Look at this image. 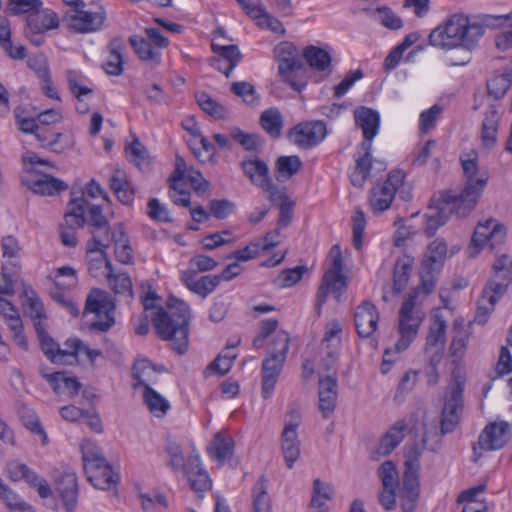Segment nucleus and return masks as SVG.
Segmentation results:
<instances>
[{
	"instance_id": "obj_28",
	"label": "nucleus",
	"mask_w": 512,
	"mask_h": 512,
	"mask_svg": "<svg viewBox=\"0 0 512 512\" xmlns=\"http://www.w3.org/2000/svg\"><path fill=\"white\" fill-rule=\"evenodd\" d=\"M353 114L356 126L362 130L363 141H370L372 143V140L379 131V113L372 108L360 106L354 110Z\"/></svg>"
},
{
	"instance_id": "obj_2",
	"label": "nucleus",
	"mask_w": 512,
	"mask_h": 512,
	"mask_svg": "<svg viewBox=\"0 0 512 512\" xmlns=\"http://www.w3.org/2000/svg\"><path fill=\"white\" fill-rule=\"evenodd\" d=\"M485 31L482 23L463 12H456L437 25L430 32L428 40L431 46L441 50H463L462 59L452 62V65L464 66L471 61V52L478 47Z\"/></svg>"
},
{
	"instance_id": "obj_16",
	"label": "nucleus",
	"mask_w": 512,
	"mask_h": 512,
	"mask_svg": "<svg viewBox=\"0 0 512 512\" xmlns=\"http://www.w3.org/2000/svg\"><path fill=\"white\" fill-rule=\"evenodd\" d=\"M327 135L323 121H307L294 126L288 134L289 140L302 149H310L319 145Z\"/></svg>"
},
{
	"instance_id": "obj_39",
	"label": "nucleus",
	"mask_w": 512,
	"mask_h": 512,
	"mask_svg": "<svg viewBox=\"0 0 512 512\" xmlns=\"http://www.w3.org/2000/svg\"><path fill=\"white\" fill-rule=\"evenodd\" d=\"M512 85V67H505L501 71H497L487 81L488 94L496 101L505 96Z\"/></svg>"
},
{
	"instance_id": "obj_27",
	"label": "nucleus",
	"mask_w": 512,
	"mask_h": 512,
	"mask_svg": "<svg viewBox=\"0 0 512 512\" xmlns=\"http://www.w3.org/2000/svg\"><path fill=\"white\" fill-rule=\"evenodd\" d=\"M319 410L325 419H328L336 408L338 398L337 378L328 375L319 379Z\"/></svg>"
},
{
	"instance_id": "obj_36",
	"label": "nucleus",
	"mask_w": 512,
	"mask_h": 512,
	"mask_svg": "<svg viewBox=\"0 0 512 512\" xmlns=\"http://www.w3.org/2000/svg\"><path fill=\"white\" fill-rule=\"evenodd\" d=\"M41 374L52 386L55 393L61 394L67 391L72 396L79 393L81 383L77 378L68 377L64 372L46 373L42 371Z\"/></svg>"
},
{
	"instance_id": "obj_63",
	"label": "nucleus",
	"mask_w": 512,
	"mask_h": 512,
	"mask_svg": "<svg viewBox=\"0 0 512 512\" xmlns=\"http://www.w3.org/2000/svg\"><path fill=\"white\" fill-rule=\"evenodd\" d=\"M196 99L201 109L215 119H223L225 117V108L212 99L207 93H197Z\"/></svg>"
},
{
	"instance_id": "obj_51",
	"label": "nucleus",
	"mask_w": 512,
	"mask_h": 512,
	"mask_svg": "<svg viewBox=\"0 0 512 512\" xmlns=\"http://www.w3.org/2000/svg\"><path fill=\"white\" fill-rule=\"evenodd\" d=\"M212 50L226 64L224 75L228 78L233 69L237 66L241 59V53L236 45H219L212 43Z\"/></svg>"
},
{
	"instance_id": "obj_31",
	"label": "nucleus",
	"mask_w": 512,
	"mask_h": 512,
	"mask_svg": "<svg viewBox=\"0 0 512 512\" xmlns=\"http://www.w3.org/2000/svg\"><path fill=\"white\" fill-rule=\"evenodd\" d=\"M302 56L313 71L331 73L332 57L326 49L309 45L303 49Z\"/></svg>"
},
{
	"instance_id": "obj_29",
	"label": "nucleus",
	"mask_w": 512,
	"mask_h": 512,
	"mask_svg": "<svg viewBox=\"0 0 512 512\" xmlns=\"http://www.w3.org/2000/svg\"><path fill=\"white\" fill-rule=\"evenodd\" d=\"M162 366L158 367L146 358L136 359L132 366V378L135 383L132 384L133 389L143 387L146 390L150 383L156 382L155 373L163 372Z\"/></svg>"
},
{
	"instance_id": "obj_56",
	"label": "nucleus",
	"mask_w": 512,
	"mask_h": 512,
	"mask_svg": "<svg viewBox=\"0 0 512 512\" xmlns=\"http://www.w3.org/2000/svg\"><path fill=\"white\" fill-rule=\"evenodd\" d=\"M165 309L167 311V320H173V318L189 320L191 317L189 305L175 296H169L167 298Z\"/></svg>"
},
{
	"instance_id": "obj_20",
	"label": "nucleus",
	"mask_w": 512,
	"mask_h": 512,
	"mask_svg": "<svg viewBox=\"0 0 512 512\" xmlns=\"http://www.w3.org/2000/svg\"><path fill=\"white\" fill-rule=\"evenodd\" d=\"M155 332L161 340L170 341L179 354L188 347L189 322H153Z\"/></svg>"
},
{
	"instance_id": "obj_14",
	"label": "nucleus",
	"mask_w": 512,
	"mask_h": 512,
	"mask_svg": "<svg viewBox=\"0 0 512 512\" xmlns=\"http://www.w3.org/2000/svg\"><path fill=\"white\" fill-rule=\"evenodd\" d=\"M434 288L431 278L421 279L420 285L405 295L399 311V320H423L424 301Z\"/></svg>"
},
{
	"instance_id": "obj_18",
	"label": "nucleus",
	"mask_w": 512,
	"mask_h": 512,
	"mask_svg": "<svg viewBox=\"0 0 512 512\" xmlns=\"http://www.w3.org/2000/svg\"><path fill=\"white\" fill-rule=\"evenodd\" d=\"M243 11L261 28L283 36L286 32L283 23L270 14L261 2L252 0H236Z\"/></svg>"
},
{
	"instance_id": "obj_44",
	"label": "nucleus",
	"mask_w": 512,
	"mask_h": 512,
	"mask_svg": "<svg viewBox=\"0 0 512 512\" xmlns=\"http://www.w3.org/2000/svg\"><path fill=\"white\" fill-rule=\"evenodd\" d=\"M233 449L234 441L232 437L217 433L211 441L208 451L212 458L223 464L232 455Z\"/></svg>"
},
{
	"instance_id": "obj_3",
	"label": "nucleus",
	"mask_w": 512,
	"mask_h": 512,
	"mask_svg": "<svg viewBox=\"0 0 512 512\" xmlns=\"http://www.w3.org/2000/svg\"><path fill=\"white\" fill-rule=\"evenodd\" d=\"M43 322H35V330L39 340V344L43 354L53 364L60 365H77L79 363V355L84 354L91 366L95 365L98 357L102 356V352L92 349L77 337H70L60 346L43 328Z\"/></svg>"
},
{
	"instance_id": "obj_17",
	"label": "nucleus",
	"mask_w": 512,
	"mask_h": 512,
	"mask_svg": "<svg viewBox=\"0 0 512 512\" xmlns=\"http://www.w3.org/2000/svg\"><path fill=\"white\" fill-rule=\"evenodd\" d=\"M81 7L78 10H72L67 15L69 27L77 33H93L102 29L106 21V11L103 7H98L95 11L85 10Z\"/></svg>"
},
{
	"instance_id": "obj_22",
	"label": "nucleus",
	"mask_w": 512,
	"mask_h": 512,
	"mask_svg": "<svg viewBox=\"0 0 512 512\" xmlns=\"http://www.w3.org/2000/svg\"><path fill=\"white\" fill-rule=\"evenodd\" d=\"M183 129L188 132L187 143L195 157L201 162L209 160L214 154V145L201 134L194 117H186L182 121Z\"/></svg>"
},
{
	"instance_id": "obj_49",
	"label": "nucleus",
	"mask_w": 512,
	"mask_h": 512,
	"mask_svg": "<svg viewBox=\"0 0 512 512\" xmlns=\"http://www.w3.org/2000/svg\"><path fill=\"white\" fill-rule=\"evenodd\" d=\"M106 260V269L108 270L107 281L110 288L116 293L126 296L132 295V281L127 273L113 272V265L110 259Z\"/></svg>"
},
{
	"instance_id": "obj_59",
	"label": "nucleus",
	"mask_w": 512,
	"mask_h": 512,
	"mask_svg": "<svg viewBox=\"0 0 512 512\" xmlns=\"http://www.w3.org/2000/svg\"><path fill=\"white\" fill-rule=\"evenodd\" d=\"M446 322H432L426 340V351L443 350L445 344Z\"/></svg>"
},
{
	"instance_id": "obj_15",
	"label": "nucleus",
	"mask_w": 512,
	"mask_h": 512,
	"mask_svg": "<svg viewBox=\"0 0 512 512\" xmlns=\"http://www.w3.org/2000/svg\"><path fill=\"white\" fill-rule=\"evenodd\" d=\"M301 422V414L297 409H291L286 414L285 426L281 435L282 452L288 468H292L300 455V442L297 429Z\"/></svg>"
},
{
	"instance_id": "obj_5",
	"label": "nucleus",
	"mask_w": 512,
	"mask_h": 512,
	"mask_svg": "<svg viewBox=\"0 0 512 512\" xmlns=\"http://www.w3.org/2000/svg\"><path fill=\"white\" fill-rule=\"evenodd\" d=\"M329 258L331 266L324 273L316 293V317L322 316L321 311L329 295H332L335 301L339 303L347 288L346 278L343 274L342 252L338 245L331 247Z\"/></svg>"
},
{
	"instance_id": "obj_24",
	"label": "nucleus",
	"mask_w": 512,
	"mask_h": 512,
	"mask_svg": "<svg viewBox=\"0 0 512 512\" xmlns=\"http://www.w3.org/2000/svg\"><path fill=\"white\" fill-rule=\"evenodd\" d=\"M55 489L59 493L67 512H73L77 505L78 483L76 473L70 469L55 476Z\"/></svg>"
},
{
	"instance_id": "obj_46",
	"label": "nucleus",
	"mask_w": 512,
	"mask_h": 512,
	"mask_svg": "<svg viewBox=\"0 0 512 512\" xmlns=\"http://www.w3.org/2000/svg\"><path fill=\"white\" fill-rule=\"evenodd\" d=\"M89 206L90 203L84 197L72 198L65 213L66 225L83 227L86 222L85 211Z\"/></svg>"
},
{
	"instance_id": "obj_35",
	"label": "nucleus",
	"mask_w": 512,
	"mask_h": 512,
	"mask_svg": "<svg viewBox=\"0 0 512 512\" xmlns=\"http://www.w3.org/2000/svg\"><path fill=\"white\" fill-rule=\"evenodd\" d=\"M407 424L404 420L397 421L381 437L377 452L381 456L389 455L404 439Z\"/></svg>"
},
{
	"instance_id": "obj_19",
	"label": "nucleus",
	"mask_w": 512,
	"mask_h": 512,
	"mask_svg": "<svg viewBox=\"0 0 512 512\" xmlns=\"http://www.w3.org/2000/svg\"><path fill=\"white\" fill-rule=\"evenodd\" d=\"M115 301L111 294L100 288H92L86 296L83 316L94 314L106 320H115Z\"/></svg>"
},
{
	"instance_id": "obj_4",
	"label": "nucleus",
	"mask_w": 512,
	"mask_h": 512,
	"mask_svg": "<svg viewBox=\"0 0 512 512\" xmlns=\"http://www.w3.org/2000/svg\"><path fill=\"white\" fill-rule=\"evenodd\" d=\"M83 469L90 484L101 490H109L116 486L118 475L102 455L100 448L92 441L85 440L81 444Z\"/></svg>"
},
{
	"instance_id": "obj_9",
	"label": "nucleus",
	"mask_w": 512,
	"mask_h": 512,
	"mask_svg": "<svg viewBox=\"0 0 512 512\" xmlns=\"http://www.w3.org/2000/svg\"><path fill=\"white\" fill-rule=\"evenodd\" d=\"M417 447L408 449L405 460V470L402 479V486L399 489L398 497L403 512H413L416 508L420 494V483L418 471L420 468Z\"/></svg>"
},
{
	"instance_id": "obj_42",
	"label": "nucleus",
	"mask_w": 512,
	"mask_h": 512,
	"mask_svg": "<svg viewBox=\"0 0 512 512\" xmlns=\"http://www.w3.org/2000/svg\"><path fill=\"white\" fill-rule=\"evenodd\" d=\"M110 188L121 203L131 204L134 200V191L123 171H114L110 177Z\"/></svg>"
},
{
	"instance_id": "obj_55",
	"label": "nucleus",
	"mask_w": 512,
	"mask_h": 512,
	"mask_svg": "<svg viewBox=\"0 0 512 512\" xmlns=\"http://www.w3.org/2000/svg\"><path fill=\"white\" fill-rule=\"evenodd\" d=\"M472 322H468L467 328L464 325L465 322H454V332L452 343L450 345V351L452 356L461 357L466 348L467 341L469 338V331Z\"/></svg>"
},
{
	"instance_id": "obj_38",
	"label": "nucleus",
	"mask_w": 512,
	"mask_h": 512,
	"mask_svg": "<svg viewBox=\"0 0 512 512\" xmlns=\"http://www.w3.org/2000/svg\"><path fill=\"white\" fill-rule=\"evenodd\" d=\"M341 333L342 326L339 324V322H331L326 325L322 343L326 345V348L328 349L326 353V366L328 370H330L334 366V363L336 361V349L341 343Z\"/></svg>"
},
{
	"instance_id": "obj_48",
	"label": "nucleus",
	"mask_w": 512,
	"mask_h": 512,
	"mask_svg": "<svg viewBox=\"0 0 512 512\" xmlns=\"http://www.w3.org/2000/svg\"><path fill=\"white\" fill-rule=\"evenodd\" d=\"M413 260L409 256H403L396 261L393 271V290L396 294L401 293L408 284Z\"/></svg>"
},
{
	"instance_id": "obj_57",
	"label": "nucleus",
	"mask_w": 512,
	"mask_h": 512,
	"mask_svg": "<svg viewBox=\"0 0 512 512\" xmlns=\"http://www.w3.org/2000/svg\"><path fill=\"white\" fill-rule=\"evenodd\" d=\"M334 487L330 483H323L320 479L313 481L311 505L317 508L324 506L326 501L333 498Z\"/></svg>"
},
{
	"instance_id": "obj_23",
	"label": "nucleus",
	"mask_w": 512,
	"mask_h": 512,
	"mask_svg": "<svg viewBox=\"0 0 512 512\" xmlns=\"http://www.w3.org/2000/svg\"><path fill=\"white\" fill-rule=\"evenodd\" d=\"M383 490L379 495V502L387 511L394 509L396 503L395 489L398 485V472L392 461H385L378 470Z\"/></svg>"
},
{
	"instance_id": "obj_32",
	"label": "nucleus",
	"mask_w": 512,
	"mask_h": 512,
	"mask_svg": "<svg viewBox=\"0 0 512 512\" xmlns=\"http://www.w3.org/2000/svg\"><path fill=\"white\" fill-rule=\"evenodd\" d=\"M26 26L29 27L30 31H49L58 28L59 18L56 12L49 8L43 9L42 7L38 10L31 12L26 17Z\"/></svg>"
},
{
	"instance_id": "obj_64",
	"label": "nucleus",
	"mask_w": 512,
	"mask_h": 512,
	"mask_svg": "<svg viewBox=\"0 0 512 512\" xmlns=\"http://www.w3.org/2000/svg\"><path fill=\"white\" fill-rule=\"evenodd\" d=\"M19 413L24 426L32 433L40 435L42 437V443L47 444V435L35 412L27 407H23Z\"/></svg>"
},
{
	"instance_id": "obj_7",
	"label": "nucleus",
	"mask_w": 512,
	"mask_h": 512,
	"mask_svg": "<svg viewBox=\"0 0 512 512\" xmlns=\"http://www.w3.org/2000/svg\"><path fill=\"white\" fill-rule=\"evenodd\" d=\"M279 75L293 90L302 91L307 84V68L298 49L290 42H281L274 48Z\"/></svg>"
},
{
	"instance_id": "obj_40",
	"label": "nucleus",
	"mask_w": 512,
	"mask_h": 512,
	"mask_svg": "<svg viewBox=\"0 0 512 512\" xmlns=\"http://www.w3.org/2000/svg\"><path fill=\"white\" fill-rule=\"evenodd\" d=\"M129 43L134 49L137 56L145 62L159 65L161 62L160 51L153 47L150 41L140 35H132L129 38Z\"/></svg>"
},
{
	"instance_id": "obj_37",
	"label": "nucleus",
	"mask_w": 512,
	"mask_h": 512,
	"mask_svg": "<svg viewBox=\"0 0 512 512\" xmlns=\"http://www.w3.org/2000/svg\"><path fill=\"white\" fill-rule=\"evenodd\" d=\"M124 43L120 38H114L107 46L108 56L102 67L109 75L118 76L123 72V55Z\"/></svg>"
},
{
	"instance_id": "obj_52",
	"label": "nucleus",
	"mask_w": 512,
	"mask_h": 512,
	"mask_svg": "<svg viewBox=\"0 0 512 512\" xmlns=\"http://www.w3.org/2000/svg\"><path fill=\"white\" fill-rule=\"evenodd\" d=\"M260 124L271 137L278 138L284 125L283 116L276 108L267 109L260 116Z\"/></svg>"
},
{
	"instance_id": "obj_30",
	"label": "nucleus",
	"mask_w": 512,
	"mask_h": 512,
	"mask_svg": "<svg viewBox=\"0 0 512 512\" xmlns=\"http://www.w3.org/2000/svg\"><path fill=\"white\" fill-rule=\"evenodd\" d=\"M241 169L252 184L260 187H269L270 175L268 165L259 158L246 159L241 162Z\"/></svg>"
},
{
	"instance_id": "obj_12",
	"label": "nucleus",
	"mask_w": 512,
	"mask_h": 512,
	"mask_svg": "<svg viewBox=\"0 0 512 512\" xmlns=\"http://www.w3.org/2000/svg\"><path fill=\"white\" fill-rule=\"evenodd\" d=\"M505 237V228L497 220L489 218L479 222L467 248V254L469 257H476L486 244L493 251L504 243Z\"/></svg>"
},
{
	"instance_id": "obj_6",
	"label": "nucleus",
	"mask_w": 512,
	"mask_h": 512,
	"mask_svg": "<svg viewBox=\"0 0 512 512\" xmlns=\"http://www.w3.org/2000/svg\"><path fill=\"white\" fill-rule=\"evenodd\" d=\"M288 349L289 335L286 331H280L273 340V348L269 349L268 356L262 361L261 396L263 399L271 398L286 361Z\"/></svg>"
},
{
	"instance_id": "obj_41",
	"label": "nucleus",
	"mask_w": 512,
	"mask_h": 512,
	"mask_svg": "<svg viewBox=\"0 0 512 512\" xmlns=\"http://www.w3.org/2000/svg\"><path fill=\"white\" fill-rule=\"evenodd\" d=\"M493 275L489 282L505 284V289L512 282V257L507 253L496 254L492 265Z\"/></svg>"
},
{
	"instance_id": "obj_8",
	"label": "nucleus",
	"mask_w": 512,
	"mask_h": 512,
	"mask_svg": "<svg viewBox=\"0 0 512 512\" xmlns=\"http://www.w3.org/2000/svg\"><path fill=\"white\" fill-rule=\"evenodd\" d=\"M111 243H114V254L117 261L126 265L134 263L133 249L121 223L115 225L112 232L107 231L105 237L94 232L91 240L87 242V253H100L101 257L105 258V251Z\"/></svg>"
},
{
	"instance_id": "obj_58",
	"label": "nucleus",
	"mask_w": 512,
	"mask_h": 512,
	"mask_svg": "<svg viewBox=\"0 0 512 512\" xmlns=\"http://www.w3.org/2000/svg\"><path fill=\"white\" fill-rule=\"evenodd\" d=\"M306 272V266L285 269L274 279V284L279 288L292 287L302 279Z\"/></svg>"
},
{
	"instance_id": "obj_45",
	"label": "nucleus",
	"mask_w": 512,
	"mask_h": 512,
	"mask_svg": "<svg viewBox=\"0 0 512 512\" xmlns=\"http://www.w3.org/2000/svg\"><path fill=\"white\" fill-rule=\"evenodd\" d=\"M253 512H271V500L268 494V479L261 476L252 488Z\"/></svg>"
},
{
	"instance_id": "obj_1",
	"label": "nucleus",
	"mask_w": 512,
	"mask_h": 512,
	"mask_svg": "<svg viewBox=\"0 0 512 512\" xmlns=\"http://www.w3.org/2000/svg\"><path fill=\"white\" fill-rule=\"evenodd\" d=\"M465 185L460 193L452 190L440 191L431 198V205L425 214L424 231L432 237L443 226L451 214L465 217L476 207L485 190L488 175L478 167V152L474 149L460 155Z\"/></svg>"
},
{
	"instance_id": "obj_43",
	"label": "nucleus",
	"mask_w": 512,
	"mask_h": 512,
	"mask_svg": "<svg viewBox=\"0 0 512 512\" xmlns=\"http://www.w3.org/2000/svg\"><path fill=\"white\" fill-rule=\"evenodd\" d=\"M364 11L387 29L399 30L403 27L402 19L388 6H380L376 9L366 8Z\"/></svg>"
},
{
	"instance_id": "obj_62",
	"label": "nucleus",
	"mask_w": 512,
	"mask_h": 512,
	"mask_svg": "<svg viewBox=\"0 0 512 512\" xmlns=\"http://www.w3.org/2000/svg\"><path fill=\"white\" fill-rule=\"evenodd\" d=\"M89 224L94 228L92 234L96 232L99 233L102 237L106 236L107 231L112 232L113 230V228L109 226L108 220L104 216L102 208L99 205L90 204Z\"/></svg>"
},
{
	"instance_id": "obj_47",
	"label": "nucleus",
	"mask_w": 512,
	"mask_h": 512,
	"mask_svg": "<svg viewBox=\"0 0 512 512\" xmlns=\"http://www.w3.org/2000/svg\"><path fill=\"white\" fill-rule=\"evenodd\" d=\"M302 165L303 163L297 155L280 156L275 163L277 180L283 181L290 179L300 171Z\"/></svg>"
},
{
	"instance_id": "obj_11",
	"label": "nucleus",
	"mask_w": 512,
	"mask_h": 512,
	"mask_svg": "<svg viewBox=\"0 0 512 512\" xmlns=\"http://www.w3.org/2000/svg\"><path fill=\"white\" fill-rule=\"evenodd\" d=\"M405 174L401 170H394L388 174L387 179L375 185L369 193V208L374 215H380L391 207L395 194L402 186Z\"/></svg>"
},
{
	"instance_id": "obj_60",
	"label": "nucleus",
	"mask_w": 512,
	"mask_h": 512,
	"mask_svg": "<svg viewBox=\"0 0 512 512\" xmlns=\"http://www.w3.org/2000/svg\"><path fill=\"white\" fill-rule=\"evenodd\" d=\"M231 91L236 96L242 98V100L247 105L256 106L260 103V97L257 94L255 87L247 81H240V82L232 83Z\"/></svg>"
},
{
	"instance_id": "obj_33",
	"label": "nucleus",
	"mask_w": 512,
	"mask_h": 512,
	"mask_svg": "<svg viewBox=\"0 0 512 512\" xmlns=\"http://www.w3.org/2000/svg\"><path fill=\"white\" fill-rule=\"evenodd\" d=\"M505 293V284L488 282L477 302V316L486 317L494 310L495 304Z\"/></svg>"
},
{
	"instance_id": "obj_53",
	"label": "nucleus",
	"mask_w": 512,
	"mask_h": 512,
	"mask_svg": "<svg viewBox=\"0 0 512 512\" xmlns=\"http://www.w3.org/2000/svg\"><path fill=\"white\" fill-rule=\"evenodd\" d=\"M420 322H398V333L400 338L395 344L398 352L406 350L416 338Z\"/></svg>"
},
{
	"instance_id": "obj_13",
	"label": "nucleus",
	"mask_w": 512,
	"mask_h": 512,
	"mask_svg": "<svg viewBox=\"0 0 512 512\" xmlns=\"http://www.w3.org/2000/svg\"><path fill=\"white\" fill-rule=\"evenodd\" d=\"M510 425L505 421L492 422L480 433L478 442L473 446L474 462L482 457L481 451H493L503 448L509 442Z\"/></svg>"
},
{
	"instance_id": "obj_10",
	"label": "nucleus",
	"mask_w": 512,
	"mask_h": 512,
	"mask_svg": "<svg viewBox=\"0 0 512 512\" xmlns=\"http://www.w3.org/2000/svg\"><path fill=\"white\" fill-rule=\"evenodd\" d=\"M464 383L461 376H455L453 383L447 388L440 423L443 435L453 432L459 424L464 406Z\"/></svg>"
},
{
	"instance_id": "obj_21",
	"label": "nucleus",
	"mask_w": 512,
	"mask_h": 512,
	"mask_svg": "<svg viewBox=\"0 0 512 512\" xmlns=\"http://www.w3.org/2000/svg\"><path fill=\"white\" fill-rule=\"evenodd\" d=\"M447 254V244L443 239H435L427 248L420 271V279L431 278L436 285L437 275L443 267Z\"/></svg>"
},
{
	"instance_id": "obj_26",
	"label": "nucleus",
	"mask_w": 512,
	"mask_h": 512,
	"mask_svg": "<svg viewBox=\"0 0 512 512\" xmlns=\"http://www.w3.org/2000/svg\"><path fill=\"white\" fill-rule=\"evenodd\" d=\"M191 489L199 498L211 488V480L207 471L202 467L199 454L189 457L185 467Z\"/></svg>"
},
{
	"instance_id": "obj_50",
	"label": "nucleus",
	"mask_w": 512,
	"mask_h": 512,
	"mask_svg": "<svg viewBox=\"0 0 512 512\" xmlns=\"http://www.w3.org/2000/svg\"><path fill=\"white\" fill-rule=\"evenodd\" d=\"M143 401L150 413L156 417H163L170 409L169 401L151 386H147L143 392Z\"/></svg>"
},
{
	"instance_id": "obj_25",
	"label": "nucleus",
	"mask_w": 512,
	"mask_h": 512,
	"mask_svg": "<svg viewBox=\"0 0 512 512\" xmlns=\"http://www.w3.org/2000/svg\"><path fill=\"white\" fill-rule=\"evenodd\" d=\"M372 143L370 141H362L357 152L354 155L355 167L349 174L350 181L355 187H363L372 168Z\"/></svg>"
},
{
	"instance_id": "obj_61",
	"label": "nucleus",
	"mask_w": 512,
	"mask_h": 512,
	"mask_svg": "<svg viewBox=\"0 0 512 512\" xmlns=\"http://www.w3.org/2000/svg\"><path fill=\"white\" fill-rule=\"evenodd\" d=\"M66 79L71 93L77 98L78 101H80L84 96L92 94L93 89L85 85L84 76L77 71H68L66 73Z\"/></svg>"
},
{
	"instance_id": "obj_34",
	"label": "nucleus",
	"mask_w": 512,
	"mask_h": 512,
	"mask_svg": "<svg viewBox=\"0 0 512 512\" xmlns=\"http://www.w3.org/2000/svg\"><path fill=\"white\" fill-rule=\"evenodd\" d=\"M28 187L42 196H54L68 189L64 181L44 174L28 181Z\"/></svg>"
},
{
	"instance_id": "obj_54",
	"label": "nucleus",
	"mask_w": 512,
	"mask_h": 512,
	"mask_svg": "<svg viewBox=\"0 0 512 512\" xmlns=\"http://www.w3.org/2000/svg\"><path fill=\"white\" fill-rule=\"evenodd\" d=\"M128 160L137 166L140 170L148 168L150 161L147 149L137 139L125 148Z\"/></svg>"
}]
</instances>
